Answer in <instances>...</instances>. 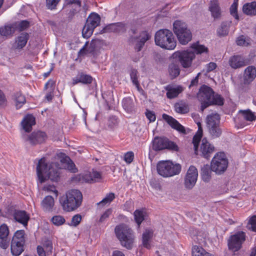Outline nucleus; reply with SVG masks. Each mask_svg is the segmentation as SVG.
I'll return each mask as SVG.
<instances>
[{"instance_id":"f257e3e1","label":"nucleus","mask_w":256,"mask_h":256,"mask_svg":"<svg viewBox=\"0 0 256 256\" xmlns=\"http://www.w3.org/2000/svg\"><path fill=\"white\" fill-rule=\"evenodd\" d=\"M56 158L60 162L58 164L54 162L48 164L44 158L39 160L36 166V174L40 183L44 182L47 179L57 182L60 176L59 169L68 170L72 172H77L74 163L66 154L58 153Z\"/></svg>"},{"instance_id":"aec40b11","label":"nucleus","mask_w":256,"mask_h":256,"mask_svg":"<svg viewBox=\"0 0 256 256\" xmlns=\"http://www.w3.org/2000/svg\"><path fill=\"white\" fill-rule=\"evenodd\" d=\"M256 77V68L254 66H248L244 71L243 79L244 84L252 82Z\"/></svg>"},{"instance_id":"bf43d9fd","label":"nucleus","mask_w":256,"mask_h":256,"mask_svg":"<svg viewBox=\"0 0 256 256\" xmlns=\"http://www.w3.org/2000/svg\"><path fill=\"white\" fill-rule=\"evenodd\" d=\"M134 154L132 152H126L124 156V160L128 164H130L134 160Z\"/></svg>"},{"instance_id":"3c124183","label":"nucleus","mask_w":256,"mask_h":256,"mask_svg":"<svg viewBox=\"0 0 256 256\" xmlns=\"http://www.w3.org/2000/svg\"><path fill=\"white\" fill-rule=\"evenodd\" d=\"M94 30V28H91V26L86 24L82 32L83 36L85 38H88L92 34Z\"/></svg>"},{"instance_id":"6e6d98bb","label":"nucleus","mask_w":256,"mask_h":256,"mask_svg":"<svg viewBox=\"0 0 256 256\" xmlns=\"http://www.w3.org/2000/svg\"><path fill=\"white\" fill-rule=\"evenodd\" d=\"M236 42L238 46H247L250 44V40L246 39L244 36H241L237 38Z\"/></svg>"},{"instance_id":"5701e85b","label":"nucleus","mask_w":256,"mask_h":256,"mask_svg":"<svg viewBox=\"0 0 256 256\" xmlns=\"http://www.w3.org/2000/svg\"><path fill=\"white\" fill-rule=\"evenodd\" d=\"M162 118L172 128L182 134L186 133L184 126L181 125L176 120L174 119L172 116L166 114H164Z\"/></svg>"},{"instance_id":"f8f14e48","label":"nucleus","mask_w":256,"mask_h":256,"mask_svg":"<svg viewBox=\"0 0 256 256\" xmlns=\"http://www.w3.org/2000/svg\"><path fill=\"white\" fill-rule=\"evenodd\" d=\"M245 240V232L242 231L238 232L232 235L228 240L229 249L233 252L238 250L241 248L242 244Z\"/></svg>"},{"instance_id":"9b49d317","label":"nucleus","mask_w":256,"mask_h":256,"mask_svg":"<svg viewBox=\"0 0 256 256\" xmlns=\"http://www.w3.org/2000/svg\"><path fill=\"white\" fill-rule=\"evenodd\" d=\"M152 148L154 150L168 149L174 151L178 150V146L168 139L162 138H155L152 141Z\"/></svg>"},{"instance_id":"dca6fc26","label":"nucleus","mask_w":256,"mask_h":256,"mask_svg":"<svg viewBox=\"0 0 256 256\" xmlns=\"http://www.w3.org/2000/svg\"><path fill=\"white\" fill-rule=\"evenodd\" d=\"M100 44V42L98 40H92L90 44L86 43L78 52L79 56L88 54H94Z\"/></svg>"},{"instance_id":"a18cd8bd","label":"nucleus","mask_w":256,"mask_h":256,"mask_svg":"<svg viewBox=\"0 0 256 256\" xmlns=\"http://www.w3.org/2000/svg\"><path fill=\"white\" fill-rule=\"evenodd\" d=\"M51 222L54 225L56 226H60L65 222L66 220L62 216L56 215L54 216L51 218Z\"/></svg>"},{"instance_id":"774afa93","label":"nucleus","mask_w":256,"mask_h":256,"mask_svg":"<svg viewBox=\"0 0 256 256\" xmlns=\"http://www.w3.org/2000/svg\"><path fill=\"white\" fill-rule=\"evenodd\" d=\"M111 256H125V254L120 250H115L112 252Z\"/></svg>"},{"instance_id":"79ce46f5","label":"nucleus","mask_w":256,"mask_h":256,"mask_svg":"<svg viewBox=\"0 0 256 256\" xmlns=\"http://www.w3.org/2000/svg\"><path fill=\"white\" fill-rule=\"evenodd\" d=\"M114 198V194L112 192H110L107 194L100 202L98 203V204L102 206L109 205Z\"/></svg>"},{"instance_id":"c9c22d12","label":"nucleus","mask_w":256,"mask_h":256,"mask_svg":"<svg viewBox=\"0 0 256 256\" xmlns=\"http://www.w3.org/2000/svg\"><path fill=\"white\" fill-rule=\"evenodd\" d=\"M230 22H225L222 23L217 30V34L219 36H225L228 34Z\"/></svg>"},{"instance_id":"2f4dec72","label":"nucleus","mask_w":256,"mask_h":256,"mask_svg":"<svg viewBox=\"0 0 256 256\" xmlns=\"http://www.w3.org/2000/svg\"><path fill=\"white\" fill-rule=\"evenodd\" d=\"M100 18L96 13H92L87 18L86 24L94 29L100 24Z\"/></svg>"},{"instance_id":"2eb2a0df","label":"nucleus","mask_w":256,"mask_h":256,"mask_svg":"<svg viewBox=\"0 0 256 256\" xmlns=\"http://www.w3.org/2000/svg\"><path fill=\"white\" fill-rule=\"evenodd\" d=\"M28 38V34L26 33H22L16 37L15 42L12 44L11 52H20L26 45Z\"/></svg>"},{"instance_id":"49530a36","label":"nucleus","mask_w":256,"mask_h":256,"mask_svg":"<svg viewBox=\"0 0 256 256\" xmlns=\"http://www.w3.org/2000/svg\"><path fill=\"white\" fill-rule=\"evenodd\" d=\"M24 230H17L12 239V240L18 241L24 243Z\"/></svg>"},{"instance_id":"13d9d810","label":"nucleus","mask_w":256,"mask_h":256,"mask_svg":"<svg viewBox=\"0 0 256 256\" xmlns=\"http://www.w3.org/2000/svg\"><path fill=\"white\" fill-rule=\"evenodd\" d=\"M82 220V216L80 214H77L72 216L70 223V226H76L79 224Z\"/></svg>"},{"instance_id":"1a4fd4ad","label":"nucleus","mask_w":256,"mask_h":256,"mask_svg":"<svg viewBox=\"0 0 256 256\" xmlns=\"http://www.w3.org/2000/svg\"><path fill=\"white\" fill-rule=\"evenodd\" d=\"M220 116L217 113H212L207 116L206 124L209 132L213 137H218L222 133L219 127Z\"/></svg>"},{"instance_id":"c85d7f7f","label":"nucleus","mask_w":256,"mask_h":256,"mask_svg":"<svg viewBox=\"0 0 256 256\" xmlns=\"http://www.w3.org/2000/svg\"><path fill=\"white\" fill-rule=\"evenodd\" d=\"M153 236V231L152 230H146L142 236L143 246L148 249L151 246L150 240Z\"/></svg>"},{"instance_id":"20e7f679","label":"nucleus","mask_w":256,"mask_h":256,"mask_svg":"<svg viewBox=\"0 0 256 256\" xmlns=\"http://www.w3.org/2000/svg\"><path fill=\"white\" fill-rule=\"evenodd\" d=\"M196 124L198 126L197 132L193 138L192 143L194 144L195 154H200L205 158H208L210 154L214 152V148L208 142L206 139H202L200 145V149L198 148V144L202 135V129L201 124L200 122H197Z\"/></svg>"},{"instance_id":"cd10ccee","label":"nucleus","mask_w":256,"mask_h":256,"mask_svg":"<svg viewBox=\"0 0 256 256\" xmlns=\"http://www.w3.org/2000/svg\"><path fill=\"white\" fill-rule=\"evenodd\" d=\"M176 36L180 44L186 45L192 40V34L190 30L188 29Z\"/></svg>"},{"instance_id":"4d7b16f0","label":"nucleus","mask_w":256,"mask_h":256,"mask_svg":"<svg viewBox=\"0 0 256 256\" xmlns=\"http://www.w3.org/2000/svg\"><path fill=\"white\" fill-rule=\"evenodd\" d=\"M60 0H46V6L48 9H55Z\"/></svg>"},{"instance_id":"09e8293b","label":"nucleus","mask_w":256,"mask_h":256,"mask_svg":"<svg viewBox=\"0 0 256 256\" xmlns=\"http://www.w3.org/2000/svg\"><path fill=\"white\" fill-rule=\"evenodd\" d=\"M14 32V28L11 26H6L0 29V34L2 36H8Z\"/></svg>"},{"instance_id":"69168bd1","label":"nucleus","mask_w":256,"mask_h":256,"mask_svg":"<svg viewBox=\"0 0 256 256\" xmlns=\"http://www.w3.org/2000/svg\"><path fill=\"white\" fill-rule=\"evenodd\" d=\"M29 23L28 22L24 20L18 24V28L20 30H23L28 26Z\"/></svg>"},{"instance_id":"9d476101","label":"nucleus","mask_w":256,"mask_h":256,"mask_svg":"<svg viewBox=\"0 0 256 256\" xmlns=\"http://www.w3.org/2000/svg\"><path fill=\"white\" fill-rule=\"evenodd\" d=\"M212 90L206 86L200 87L198 94V98L201 102V109L203 111L204 109L212 104Z\"/></svg>"},{"instance_id":"c03bdc74","label":"nucleus","mask_w":256,"mask_h":256,"mask_svg":"<svg viewBox=\"0 0 256 256\" xmlns=\"http://www.w3.org/2000/svg\"><path fill=\"white\" fill-rule=\"evenodd\" d=\"M109 29L116 32H120L125 30V26L122 23L112 24L110 25Z\"/></svg>"},{"instance_id":"b1692460","label":"nucleus","mask_w":256,"mask_h":256,"mask_svg":"<svg viewBox=\"0 0 256 256\" xmlns=\"http://www.w3.org/2000/svg\"><path fill=\"white\" fill-rule=\"evenodd\" d=\"M209 10L212 16L214 19H218L220 18L222 11L218 0H212L210 2Z\"/></svg>"},{"instance_id":"680f3d73","label":"nucleus","mask_w":256,"mask_h":256,"mask_svg":"<svg viewBox=\"0 0 256 256\" xmlns=\"http://www.w3.org/2000/svg\"><path fill=\"white\" fill-rule=\"evenodd\" d=\"M54 82L52 80H50L45 84L44 88L48 90L50 92H52L54 89Z\"/></svg>"},{"instance_id":"a211bd4d","label":"nucleus","mask_w":256,"mask_h":256,"mask_svg":"<svg viewBox=\"0 0 256 256\" xmlns=\"http://www.w3.org/2000/svg\"><path fill=\"white\" fill-rule=\"evenodd\" d=\"M229 64L232 68L236 69L249 64V60L240 55L233 56L229 59Z\"/></svg>"},{"instance_id":"8fccbe9b","label":"nucleus","mask_w":256,"mask_h":256,"mask_svg":"<svg viewBox=\"0 0 256 256\" xmlns=\"http://www.w3.org/2000/svg\"><path fill=\"white\" fill-rule=\"evenodd\" d=\"M9 234V230L6 224H2L0 226V239L7 238Z\"/></svg>"},{"instance_id":"864d4df0","label":"nucleus","mask_w":256,"mask_h":256,"mask_svg":"<svg viewBox=\"0 0 256 256\" xmlns=\"http://www.w3.org/2000/svg\"><path fill=\"white\" fill-rule=\"evenodd\" d=\"M246 227L250 230L256 232V216H254L250 218Z\"/></svg>"},{"instance_id":"6e6552de","label":"nucleus","mask_w":256,"mask_h":256,"mask_svg":"<svg viewBox=\"0 0 256 256\" xmlns=\"http://www.w3.org/2000/svg\"><path fill=\"white\" fill-rule=\"evenodd\" d=\"M228 164V160L224 153L218 152L214 155L212 160L210 169L216 174H220L226 170Z\"/></svg>"},{"instance_id":"de8ad7c7","label":"nucleus","mask_w":256,"mask_h":256,"mask_svg":"<svg viewBox=\"0 0 256 256\" xmlns=\"http://www.w3.org/2000/svg\"><path fill=\"white\" fill-rule=\"evenodd\" d=\"M238 0H234V2L230 8V14L236 19L238 20L239 17L238 14Z\"/></svg>"},{"instance_id":"473e14b6","label":"nucleus","mask_w":256,"mask_h":256,"mask_svg":"<svg viewBox=\"0 0 256 256\" xmlns=\"http://www.w3.org/2000/svg\"><path fill=\"white\" fill-rule=\"evenodd\" d=\"M169 75L172 78L177 77L180 73V68L178 64L175 62H171L168 67Z\"/></svg>"},{"instance_id":"f3484780","label":"nucleus","mask_w":256,"mask_h":256,"mask_svg":"<svg viewBox=\"0 0 256 256\" xmlns=\"http://www.w3.org/2000/svg\"><path fill=\"white\" fill-rule=\"evenodd\" d=\"M47 138L45 132L41 131L34 132L26 140L31 144L35 145L42 143Z\"/></svg>"},{"instance_id":"4468645a","label":"nucleus","mask_w":256,"mask_h":256,"mask_svg":"<svg viewBox=\"0 0 256 256\" xmlns=\"http://www.w3.org/2000/svg\"><path fill=\"white\" fill-rule=\"evenodd\" d=\"M198 176L197 169L194 166H190L184 178V186L188 189L192 188L195 185Z\"/></svg>"},{"instance_id":"a19ab883","label":"nucleus","mask_w":256,"mask_h":256,"mask_svg":"<svg viewBox=\"0 0 256 256\" xmlns=\"http://www.w3.org/2000/svg\"><path fill=\"white\" fill-rule=\"evenodd\" d=\"M174 109L176 112L180 114H186L189 110L188 106L184 102L176 104L174 105Z\"/></svg>"},{"instance_id":"412c9836","label":"nucleus","mask_w":256,"mask_h":256,"mask_svg":"<svg viewBox=\"0 0 256 256\" xmlns=\"http://www.w3.org/2000/svg\"><path fill=\"white\" fill-rule=\"evenodd\" d=\"M54 204L55 202L53 197L47 196L41 202L40 206L44 212H50L54 209Z\"/></svg>"},{"instance_id":"0e129e2a","label":"nucleus","mask_w":256,"mask_h":256,"mask_svg":"<svg viewBox=\"0 0 256 256\" xmlns=\"http://www.w3.org/2000/svg\"><path fill=\"white\" fill-rule=\"evenodd\" d=\"M112 213V209L109 208L105 211V212L102 214L100 218V221L101 222L104 221L106 218L109 217V216Z\"/></svg>"},{"instance_id":"4be33fe9","label":"nucleus","mask_w":256,"mask_h":256,"mask_svg":"<svg viewBox=\"0 0 256 256\" xmlns=\"http://www.w3.org/2000/svg\"><path fill=\"white\" fill-rule=\"evenodd\" d=\"M151 37L150 34L148 31H143L137 38L135 46V50L139 52L140 51L146 42Z\"/></svg>"},{"instance_id":"338daca9","label":"nucleus","mask_w":256,"mask_h":256,"mask_svg":"<svg viewBox=\"0 0 256 256\" xmlns=\"http://www.w3.org/2000/svg\"><path fill=\"white\" fill-rule=\"evenodd\" d=\"M216 64L213 62H210L206 65V68L207 72H210L216 68Z\"/></svg>"},{"instance_id":"a878e982","label":"nucleus","mask_w":256,"mask_h":256,"mask_svg":"<svg viewBox=\"0 0 256 256\" xmlns=\"http://www.w3.org/2000/svg\"><path fill=\"white\" fill-rule=\"evenodd\" d=\"M92 80V77L88 74L79 73L76 77L72 78V84L75 85L79 82L84 84H90Z\"/></svg>"},{"instance_id":"5fc2aeb1","label":"nucleus","mask_w":256,"mask_h":256,"mask_svg":"<svg viewBox=\"0 0 256 256\" xmlns=\"http://www.w3.org/2000/svg\"><path fill=\"white\" fill-rule=\"evenodd\" d=\"M212 104H217L221 106L223 104V99L220 95H214V92L212 94Z\"/></svg>"},{"instance_id":"423d86ee","label":"nucleus","mask_w":256,"mask_h":256,"mask_svg":"<svg viewBox=\"0 0 256 256\" xmlns=\"http://www.w3.org/2000/svg\"><path fill=\"white\" fill-rule=\"evenodd\" d=\"M114 231L122 246L127 249H131L134 241L132 230L124 224H120L116 227Z\"/></svg>"},{"instance_id":"052dcab7","label":"nucleus","mask_w":256,"mask_h":256,"mask_svg":"<svg viewBox=\"0 0 256 256\" xmlns=\"http://www.w3.org/2000/svg\"><path fill=\"white\" fill-rule=\"evenodd\" d=\"M137 71L135 70H132L130 72V76L132 82L136 84H138V78H137Z\"/></svg>"},{"instance_id":"393cba45","label":"nucleus","mask_w":256,"mask_h":256,"mask_svg":"<svg viewBox=\"0 0 256 256\" xmlns=\"http://www.w3.org/2000/svg\"><path fill=\"white\" fill-rule=\"evenodd\" d=\"M35 118L32 114L26 116L21 122L22 128L26 132H30L32 129V126L35 124Z\"/></svg>"},{"instance_id":"37998d69","label":"nucleus","mask_w":256,"mask_h":256,"mask_svg":"<svg viewBox=\"0 0 256 256\" xmlns=\"http://www.w3.org/2000/svg\"><path fill=\"white\" fill-rule=\"evenodd\" d=\"M202 177L206 182H208L211 178V172L208 166H204L202 168Z\"/></svg>"},{"instance_id":"bb28decb","label":"nucleus","mask_w":256,"mask_h":256,"mask_svg":"<svg viewBox=\"0 0 256 256\" xmlns=\"http://www.w3.org/2000/svg\"><path fill=\"white\" fill-rule=\"evenodd\" d=\"M14 218L16 221L23 224L26 226L28 224V222L30 217L26 212L23 210L16 211L14 214Z\"/></svg>"},{"instance_id":"e2e57ef3","label":"nucleus","mask_w":256,"mask_h":256,"mask_svg":"<svg viewBox=\"0 0 256 256\" xmlns=\"http://www.w3.org/2000/svg\"><path fill=\"white\" fill-rule=\"evenodd\" d=\"M146 115L147 118L150 120V122H154L156 120V116L152 112L146 110Z\"/></svg>"},{"instance_id":"7ed1b4c3","label":"nucleus","mask_w":256,"mask_h":256,"mask_svg":"<svg viewBox=\"0 0 256 256\" xmlns=\"http://www.w3.org/2000/svg\"><path fill=\"white\" fill-rule=\"evenodd\" d=\"M82 200V194L77 190L68 191L60 198L62 208L66 212H72L76 209L81 205Z\"/></svg>"},{"instance_id":"6ab92c4d","label":"nucleus","mask_w":256,"mask_h":256,"mask_svg":"<svg viewBox=\"0 0 256 256\" xmlns=\"http://www.w3.org/2000/svg\"><path fill=\"white\" fill-rule=\"evenodd\" d=\"M166 96L169 99L176 98L183 90L184 88L179 85L169 84L165 88Z\"/></svg>"},{"instance_id":"7c9ffc66","label":"nucleus","mask_w":256,"mask_h":256,"mask_svg":"<svg viewBox=\"0 0 256 256\" xmlns=\"http://www.w3.org/2000/svg\"><path fill=\"white\" fill-rule=\"evenodd\" d=\"M188 29V26L184 21L177 20L173 24V31L176 36Z\"/></svg>"},{"instance_id":"4c0bfd02","label":"nucleus","mask_w":256,"mask_h":256,"mask_svg":"<svg viewBox=\"0 0 256 256\" xmlns=\"http://www.w3.org/2000/svg\"><path fill=\"white\" fill-rule=\"evenodd\" d=\"M14 100L17 109L21 108L26 102L24 96L20 92H17L14 94Z\"/></svg>"},{"instance_id":"ddd939ff","label":"nucleus","mask_w":256,"mask_h":256,"mask_svg":"<svg viewBox=\"0 0 256 256\" xmlns=\"http://www.w3.org/2000/svg\"><path fill=\"white\" fill-rule=\"evenodd\" d=\"M102 178L100 172L92 170L78 174L74 178V180L80 182L93 183L98 182Z\"/></svg>"},{"instance_id":"e433bc0d","label":"nucleus","mask_w":256,"mask_h":256,"mask_svg":"<svg viewBox=\"0 0 256 256\" xmlns=\"http://www.w3.org/2000/svg\"><path fill=\"white\" fill-rule=\"evenodd\" d=\"M134 214L135 221L139 227L146 216V212L143 209L136 210L134 212Z\"/></svg>"},{"instance_id":"0eeeda50","label":"nucleus","mask_w":256,"mask_h":256,"mask_svg":"<svg viewBox=\"0 0 256 256\" xmlns=\"http://www.w3.org/2000/svg\"><path fill=\"white\" fill-rule=\"evenodd\" d=\"M182 167L179 164L170 160L159 162L156 166L158 173L164 178H169L178 174Z\"/></svg>"},{"instance_id":"f03ea898","label":"nucleus","mask_w":256,"mask_h":256,"mask_svg":"<svg viewBox=\"0 0 256 256\" xmlns=\"http://www.w3.org/2000/svg\"><path fill=\"white\" fill-rule=\"evenodd\" d=\"M208 48L204 45L194 43L190 47L183 50H178L172 55L173 59L177 60L182 66L186 69L190 68L192 66V61L196 58V54L208 53Z\"/></svg>"},{"instance_id":"72a5a7b5","label":"nucleus","mask_w":256,"mask_h":256,"mask_svg":"<svg viewBox=\"0 0 256 256\" xmlns=\"http://www.w3.org/2000/svg\"><path fill=\"white\" fill-rule=\"evenodd\" d=\"M243 12L248 15L256 14V2L247 3L244 5L242 8Z\"/></svg>"},{"instance_id":"39448f33","label":"nucleus","mask_w":256,"mask_h":256,"mask_svg":"<svg viewBox=\"0 0 256 256\" xmlns=\"http://www.w3.org/2000/svg\"><path fill=\"white\" fill-rule=\"evenodd\" d=\"M156 46L168 50H173L176 46V42L172 32L167 29L160 30L154 36Z\"/></svg>"},{"instance_id":"c756f323","label":"nucleus","mask_w":256,"mask_h":256,"mask_svg":"<svg viewBox=\"0 0 256 256\" xmlns=\"http://www.w3.org/2000/svg\"><path fill=\"white\" fill-rule=\"evenodd\" d=\"M24 242L12 240L11 243V252L14 256H18L24 251Z\"/></svg>"},{"instance_id":"58836bf2","label":"nucleus","mask_w":256,"mask_h":256,"mask_svg":"<svg viewBox=\"0 0 256 256\" xmlns=\"http://www.w3.org/2000/svg\"><path fill=\"white\" fill-rule=\"evenodd\" d=\"M192 256H213L210 254L206 252L200 246H194L192 248Z\"/></svg>"},{"instance_id":"f704fd0d","label":"nucleus","mask_w":256,"mask_h":256,"mask_svg":"<svg viewBox=\"0 0 256 256\" xmlns=\"http://www.w3.org/2000/svg\"><path fill=\"white\" fill-rule=\"evenodd\" d=\"M239 114H241V116L242 118L247 121L252 122L256 120V116L254 112H252L250 110H240Z\"/></svg>"},{"instance_id":"603ef678","label":"nucleus","mask_w":256,"mask_h":256,"mask_svg":"<svg viewBox=\"0 0 256 256\" xmlns=\"http://www.w3.org/2000/svg\"><path fill=\"white\" fill-rule=\"evenodd\" d=\"M44 191L48 193H54L57 197L58 196V191L54 185L46 184L42 188Z\"/></svg>"},{"instance_id":"ea45409f","label":"nucleus","mask_w":256,"mask_h":256,"mask_svg":"<svg viewBox=\"0 0 256 256\" xmlns=\"http://www.w3.org/2000/svg\"><path fill=\"white\" fill-rule=\"evenodd\" d=\"M122 104L124 108L128 112H131L134 107L133 101L130 98H124Z\"/></svg>"}]
</instances>
